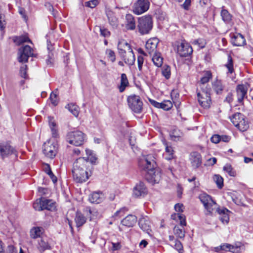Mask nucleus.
<instances>
[{
	"label": "nucleus",
	"instance_id": "nucleus-1",
	"mask_svg": "<svg viewBox=\"0 0 253 253\" xmlns=\"http://www.w3.org/2000/svg\"><path fill=\"white\" fill-rule=\"evenodd\" d=\"M87 159L84 157L77 159L73 165L72 172L74 180L78 183L86 181L91 175L92 164L95 163L97 158L92 150L86 149Z\"/></svg>",
	"mask_w": 253,
	"mask_h": 253
},
{
	"label": "nucleus",
	"instance_id": "nucleus-2",
	"mask_svg": "<svg viewBox=\"0 0 253 253\" xmlns=\"http://www.w3.org/2000/svg\"><path fill=\"white\" fill-rule=\"evenodd\" d=\"M145 162V169L147 171L146 179L152 184L159 183L161 179V172L158 168L154 156L151 154L146 156Z\"/></svg>",
	"mask_w": 253,
	"mask_h": 253
},
{
	"label": "nucleus",
	"instance_id": "nucleus-3",
	"mask_svg": "<svg viewBox=\"0 0 253 253\" xmlns=\"http://www.w3.org/2000/svg\"><path fill=\"white\" fill-rule=\"evenodd\" d=\"M119 53L124 58L125 63L132 65L135 61V56L130 45L124 40L120 41L118 44Z\"/></svg>",
	"mask_w": 253,
	"mask_h": 253
},
{
	"label": "nucleus",
	"instance_id": "nucleus-4",
	"mask_svg": "<svg viewBox=\"0 0 253 253\" xmlns=\"http://www.w3.org/2000/svg\"><path fill=\"white\" fill-rule=\"evenodd\" d=\"M66 139L69 143L76 146H80L84 143L85 135L79 130L70 131L67 133Z\"/></svg>",
	"mask_w": 253,
	"mask_h": 253
},
{
	"label": "nucleus",
	"instance_id": "nucleus-5",
	"mask_svg": "<svg viewBox=\"0 0 253 253\" xmlns=\"http://www.w3.org/2000/svg\"><path fill=\"white\" fill-rule=\"evenodd\" d=\"M230 120L233 124L241 131H245L249 128V124L244 115L240 113L234 114Z\"/></svg>",
	"mask_w": 253,
	"mask_h": 253
},
{
	"label": "nucleus",
	"instance_id": "nucleus-6",
	"mask_svg": "<svg viewBox=\"0 0 253 253\" xmlns=\"http://www.w3.org/2000/svg\"><path fill=\"white\" fill-rule=\"evenodd\" d=\"M210 87H206L205 89H201L197 92V97L200 105L204 108H209L211 104Z\"/></svg>",
	"mask_w": 253,
	"mask_h": 253
},
{
	"label": "nucleus",
	"instance_id": "nucleus-7",
	"mask_svg": "<svg viewBox=\"0 0 253 253\" xmlns=\"http://www.w3.org/2000/svg\"><path fill=\"white\" fill-rule=\"evenodd\" d=\"M58 145L54 140H49L45 142L43 145V152L44 155L50 159H53L57 152Z\"/></svg>",
	"mask_w": 253,
	"mask_h": 253
},
{
	"label": "nucleus",
	"instance_id": "nucleus-8",
	"mask_svg": "<svg viewBox=\"0 0 253 253\" xmlns=\"http://www.w3.org/2000/svg\"><path fill=\"white\" fill-rule=\"evenodd\" d=\"M127 101L129 107L136 113L141 112L142 108V102L141 97L135 94H132L127 97Z\"/></svg>",
	"mask_w": 253,
	"mask_h": 253
},
{
	"label": "nucleus",
	"instance_id": "nucleus-9",
	"mask_svg": "<svg viewBox=\"0 0 253 253\" xmlns=\"http://www.w3.org/2000/svg\"><path fill=\"white\" fill-rule=\"evenodd\" d=\"M199 198L205 209L207 210V211L210 213H212L216 209L217 205L216 203L209 195L203 193L200 195Z\"/></svg>",
	"mask_w": 253,
	"mask_h": 253
},
{
	"label": "nucleus",
	"instance_id": "nucleus-10",
	"mask_svg": "<svg viewBox=\"0 0 253 253\" xmlns=\"http://www.w3.org/2000/svg\"><path fill=\"white\" fill-rule=\"evenodd\" d=\"M33 51L32 48L29 45L20 48L18 50V61L20 63L26 62L29 57L35 56Z\"/></svg>",
	"mask_w": 253,
	"mask_h": 253
},
{
	"label": "nucleus",
	"instance_id": "nucleus-11",
	"mask_svg": "<svg viewBox=\"0 0 253 253\" xmlns=\"http://www.w3.org/2000/svg\"><path fill=\"white\" fill-rule=\"evenodd\" d=\"M176 51L181 57H186L192 54L193 49L191 46L185 42H177Z\"/></svg>",
	"mask_w": 253,
	"mask_h": 253
},
{
	"label": "nucleus",
	"instance_id": "nucleus-12",
	"mask_svg": "<svg viewBox=\"0 0 253 253\" xmlns=\"http://www.w3.org/2000/svg\"><path fill=\"white\" fill-rule=\"evenodd\" d=\"M249 87L248 84H241L237 86L236 91L238 103L243 104L244 99L247 98Z\"/></svg>",
	"mask_w": 253,
	"mask_h": 253
},
{
	"label": "nucleus",
	"instance_id": "nucleus-13",
	"mask_svg": "<svg viewBox=\"0 0 253 253\" xmlns=\"http://www.w3.org/2000/svg\"><path fill=\"white\" fill-rule=\"evenodd\" d=\"M158 43L159 40L156 38L149 39L145 44L146 53L143 51V55H147V53L151 55L156 52Z\"/></svg>",
	"mask_w": 253,
	"mask_h": 253
},
{
	"label": "nucleus",
	"instance_id": "nucleus-14",
	"mask_svg": "<svg viewBox=\"0 0 253 253\" xmlns=\"http://www.w3.org/2000/svg\"><path fill=\"white\" fill-rule=\"evenodd\" d=\"M0 154L2 158L11 154H14L16 156V150L9 144L0 145Z\"/></svg>",
	"mask_w": 253,
	"mask_h": 253
},
{
	"label": "nucleus",
	"instance_id": "nucleus-15",
	"mask_svg": "<svg viewBox=\"0 0 253 253\" xmlns=\"http://www.w3.org/2000/svg\"><path fill=\"white\" fill-rule=\"evenodd\" d=\"M37 248L39 251L42 253L46 250L51 249V247L49 243V240L46 237H42L38 240Z\"/></svg>",
	"mask_w": 253,
	"mask_h": 253
},
{
	"label": "nucleus",
	"instance_id": "nucleus-16",
	"mask_svg": "<svg viewBox=\"0 0 253 253\" xmlns=\"http://www.w3.org/2000/svg\"><path fill=\"white\" fill-rule=\"evenodd\" d=\"M190 160L194 169H197L201 165L202 159L201 155L196 152H192L190 155Z\"/></svg>",
	"mask_w": 253,
	"mask_h": 253
},
{
	"label": "nucleus",
	"instance_id": "nucleus-17",
	"mask_svg": "<svg viewBox=\"0 0 253 253\" xmlns=\"http://www.w3.org/2000/svg\"><path fill=\"white\" fill-rule=\"evenodd\" d=\"M231 43L234 46H243L246 43V40L244 37L239 33H236L231 37Z\"/></svg>",
	"mask_w": 253,
	"mask_h": 253
},
{
	"label": "nucleus",
	"instance_id": "nucleus-18",
	"mask_svg": "<svg viewBox=\"0 0 253 253\" xmlns=\"http://www.w3.org/2000/svg\"><path fill=\"white\" fill-rule=\"evenodd\" d=\"M212 75L211 72L206 71L204 73V76L198 82V85L201 89H205L206 87H210L207 84L209 80L211 78Z\"/></svg>",
	"mask_w": 253,
	"mask_h": 253
},
{
	"label": "nucleus",
	"instance_id": "nucleus-19",
	"mask_svg": "<svg viewBox=\"0 0 253 253\" xmlns=\"http://www.w3.org/2000/svg\"><path fill=\"white\" fill-rule=\"evenodd\" d=\"M151 104L158 108H162L165 110H169L172 107V104L170 100H164L161 103L157 102L155 100H150Z\"/></svg>",
	"mask_w": 253,
	"mask_h": 253
},
{
	"label": "nucleus",
	"instance_id": "nucleus-20",
	"mask_svg": "<svg viewBox=\"0 0 253 253\" xmlns=\"http://www.w3.org/2000/svg\"><path fill=\"white\" fill-rule=\"evenodd\" d=\"M220 215L219 219L222 223L227 224L229 221V213L230 211L226 208L215 209Z\"/></svg>",
	"mask_w": 253,
	"mask_h": 253
},
{
	"label": "nucleus",
	"instance_id": "nucleus-21",
	"mask_svg": "<svg viewBox=\"0 0 253 253\" xmlns=\"http://www.w3.org/2000/svg\"><path fill=\"white\" fill-rule=\"evenodd\" d=\"M104 199V196L102 192H94L91 193L88 198L89 202L93 204H99Z\"/></svg>",
	"mask_w": 253,
	"mask_h": 253
},
{
	"label": "nucleus",
	"instance_id": "nucleus-22",
	"mask_svg": "<svg viewBox=\"0 0 253 253\" xmlns=\"http://www.w3.org/2000/svg\"><path fill=\"white\" fill-rule=\"evenodd\" d=\"M152 27V16L150 15L145 16L143 17V34L148 33L151 30Z\"/></svg>",
	"mask_w": 253,
	"mask_h": 253
},
{
	"label": "nucleus",
	"instance_id": "nucleus-23",
	"mask_svg": "<svg viewBox=\"0 0 253 253\" xmlns=\"http://www.w3.org/2000/svg\"><path fill=\"white\" fill-rule=\"evenodd\" d=\"M108 22L113 28H117L118 26V19L116 17L115 13L110 10H107L106 12Z\"/></svg>",
	"mask_w": 253,
	"mask_h": 253
},
{
	"label": "nucleus",
	"instance_id": "nucleus-24",
	"mask_svg": "<svg viewBox=\"0 0 253 253\" xmlns=\"http://www.w3.org/2000/svg\"><path fill=\"white\" fill-rule=\"evenodd\" d=\"M136 217L135 215L130 214L124 218L122 220L121 223L124 226L131 227L134 225V224L136 222Z\"/></svg>",
	"mask_w": 253,
	"mask_h": 253
},
{
	"label": "nucleus",
	"instance_id": "nucleus-25",
	"mask_svg": "<svg viewBox=\"0 0 253 253\" xmlns=\"http://www.w3.org/2000/svg\"><path fill=\"white\" fill-rule=\"evenodd\" d=\"M48 119L49 126L51 131L52 136L54 138H56L58 135V133L55 120H54V118L51 117H48Z\"/></svg>",
	"mask_w": 253,
	"mask_h": 253
},
{
	"label": "nucleus",
	"instance_id": "nucleus-26",
	"mask_svg": "<svg viewBox=\"0 0 253 253\" xmlns=\"http://www.w3.org/2000/svg\"><path fill=\"white\" fill-rule=\"evenodd\" d=\"M86 221V217L80 211H77L75 217V221L77 227L82 226Z\"/></svg>",
	"mask_w": 253,
	"mask_h": 253
},
{
	"label": "nucleus",
	"instance_id": "nucleus-27",
	"mask_svg": "<svg viewBox=\"0 0 253 253\" xmlns=\"http://www.w3.org/2000/svg\"><path fill=\"white\" fill-rule=\"evenodd\" d=\"M43 229L42 227H34L30 230V236L33 239H36L38 237L40 238L42 234Z\"/></svg>",
	"mask_w": 253,
	"mask_h": 253
},
{
	"label": "nucleus",
	"instance_id": "nucleus-28",
	"mask_svg": "<svg viewBox=\"0 0 253 253\" xmlns=\"http://www.w3.org/2000/svg\"><path fill=\"white\" fill-rule=\"evenodd\" d=\"M42 207L43 210H47L49 211H52L55 209V203L51 200L45 199L43 198L42 200Z\"/></svg>",
	"mask_w": 253,
	"mask_h": 253
},
{
	"label": "nucleus",
	"instance_id": "nucleus-29",
	"mask_svg": "<svg viewBox=\"0 0 253 253\" xmlns=\"http://www.w3.org/2000/svg\"><path fill=\"white\" fill-rule=\"evenodd\" d=\"M126 27L127 30H133L135 27L133 17L131 14H126Z\"/></svg>",
	"mask_w": 253,
	"mask_h": 253
},
{
	"label": "nucleus",
	"instance_id": "nucleus-30",
	"mask_svg": "<svg viewBox=\"0 0 253 253\" xmlns=\"http://www.w3.org/2000/svg\"><path fill=\"white\" fill-rule=\"evenodd\" d=\"M154 55L152 58V60L154 64L157 67H161L163 64V58L161 56L160 53L154 52Z\"/></svg>",
	"mask_w": 253,
	"mask_h": 253
},
{
	"label": "nucleus",
	"instance_id": "nucleus-31",
	"mask_svg": "<svg viewBox=\"0 0 253 253\" xmlns=\"http://www.w3.org/2000/svg\"><path fill=\"white\" fill-rule=\"evenodd\" d=\"M163 144L165 146L166 153L168 154L166 159L168 160H171L174 157V151L172 147L169 145L165 141H163Z\"/></svg>",
	"mask_w": 253,
	"mask_h": 253
},
{
	"label": "nucleus",
	"instance_id": "nucleus-32",
	"mask_svg": "<svg viewBox=\"0 0 253 253\" xmlns=\"http://www.w3.org/2000/svg\"><path fill=\"white\" fill-rule=\"evenodd\" d=\"M133 12L137 15L142 13V0H138L133 6Z\"/></svg>",
	"mask_w": 253,
	"mask_h": 253
},
{
	"label": "nucleus",
	"instance_id": "nucleus-33",
	"mask_svg": "<svg viewBox=\"0 0 253 253\" xmlns=\"http://www.w3.org/2000/svg\"><path fill=\"white\" fill-rule=\"evenodd\" d=\"M128 85V82L125 74L121 75V84L119 86V90L121 92H123L126 87Z\"/></svg>",
	"mask_w": 253,
	"mask_h": 253
},
{
	"label": "nucleus",
	"instance_id": "nucleus-34",
	"mask_svg": "<svg viewBox=\"0 0 253 253\" xmlns=\"http://www.w3.org/2000/svg\"><path fill=\"white\" fill-rule=\"evenodd\" d=\"M212 88L217 94H219L222 92L224 87L220 80H216L212 83Z\"/></svg>",
	"mask_w": 253,
	"mask_h": 253
},
{
	"label": "nucleus",
	"instance_id": "nucleus-35",
	"mask_svg": "<svg viewBox=\"0 0 253 253\" xmlns=\"http://www.w3.org/2000/svg\"><path fill=\"white\" fill-rule=\"evenodd\" d=\"M182 136V132L176 129H173L170 133L171 139L175 141L179 140Z\"/></svg>",
	"mask_w": 253,
	"mask_h": 253
},
{
	"label": "nucleus",
	"instance_id": "nucleus-36",
	"mask_svg": "<svg viewBox=\"0 0 253 253\" xmlns=\"http://www.w3.org/2000/svg\"><path fill=\"white\" fill-rule=\"evenodd\" d=\"M86 209L89 213V214H87V216H89L90 220L97 219L100 217V214L97 210L95 209H90V208H86Z\"/></svg>",
	"mask_w": 253,
	"mask_h": 253
},
{
	"label": "nucleus",
	"instance_id": "nucleus-37",
	"mask_svg": "<svg viewBox=\"0 0 253 253\" xmlns=\"http://www.w3.org/2000/svg\"><path fill=\"white\" fill-rule=\"evenodd\" d=\"M67 108L69 111L76 117H77L79 114V107L73 103L69 104L67 105Z\"/></svg>",
	"mask_w": 253,
	"mask_h": 253
},
{
	"label": "nucleus",
	"instance_id": "nucleus-38",
	"mask_svg": "<svg viewBox=\"0 0 253 253\" xmlns=\"http://www.w3.org/2000/svg\"><path fill=\"white\" fill-rule=\"evenodd\" d=\"M142 184L140 182L139 184H137L133 188V196L135 198L139 197L141 196L142 193Z\"/></svg>",
	"mask_w": 253,
	"mask_h": 253
},
{
	"label": "nucleus",
	"instance_id": "nucleus-39",
	"mask_svg": "<svg viewBox=\"0 0 253 253\" xmlns=\"http://www.w3.org/2000/svg\"><path fill=\"white\" fill-rule=\"evenodd\" d=\"M14 42L18 44H21L25 42H31V40L26 36H21L15 37Z\"/></svg>",
	"mask_w": 253,
	"mask_h": 253
},
{
	"label": "nucleus",
	"instance_id": "nucleus-40",
	"mask_svg": "<svg viewBox=\"0 0 253 253\" xmlns=\"http://www.w3.org/2000/svg\"><path fill=\"white\" fill-rule=\"evenodd\" d=\"M232 246V253H239L245 250L244 245L241 242H236Z\"/></svg>",
	"mask_w": 253,
	"mask_h": 253
},
{
	"label": "nucleus",
	"instance_id": "nucleus-41",
	"mask_svg": "<svg viewBox=\"0 0 253 253\" xmlns=\"http://www.w3.org/2000/svg\"><path fill=\"white\" fill-rule=\"evenodd\" d=\"M213 180L219 188H221L223 187V179L220 175L215 174L213 176Z\"/></svg>",
	"mask_w": 253,
	"mask_h": 253
},
{
	"label": "nucleus",
	"instance_id": "nucleus-42",
	"mask_svg": "<svg viewBox=\"0 0 253 253\" xmlns=\"http://www.w3.org/2000/svg\"><path fill=\"white\" fill-rule=\"evenodd\" d=\"M42 200L43 198L37 199L36 202L33 204V208L36 211H40L43 210V207H42Z\"/></svg>",
	"mask_w": 253,
	"mask_h": 253
},
{
	"label": "nucleus",
	"instance_id": "nucleus-43",
	"mask_svg": "<svg viewBox=\"0 0 253 253\" xmlns=\"http://www.w3.org/2000/svg\"><path fill=\"white\" fill-rule=\"evenodd\" d=\"M143 220H144V225L145 226L143 225V229L146 231V233L150 237H151L152 235L151 234V230H150V228L151 226V223L150 221L149 220V219L147 217L146 218L143 217Z\"/></svg>",
	"mask_w": 253,
	"mask_h": 253
},
{
	"label": "nucleus",
	"instance_id": "nucleus-44",
	"mask_svg": "<svg viewBox=\"0 0 253 253\" xmlns=\"http://www.w3.org/2000/svg\"><path fill=\"white\" fill-rule=\"evenodd\" d=\"M223 170L227 172L231 176H235L236 175V171L233 169L232 166L230 164H226L224 166Z\"/></svg>",
	"mask_w": 253,
	"mask_h": 253
},
{
	"label": "nucleus",
	"instance_id": "nucleus-45",
	"mask_svg": "<svg viewBox=\"0 0 253 253\" xmlns=\"http://www.w3.org/2000/svg\"><path fill=\"white\" fill-rule=\"evenodd\" d=\"M192 44L197 45L200 48H204L206 44L205 40L203 39L195 40L192 42Z\"/></svg>",
	"mask_w": 253,
	"mask_h": 253
},
{
	"label": "nucleus",
	"instance_id": "nucleus-46",
	"mask_svg": "<svg viewBox=\"0 0 253 253\" xmlns=\"http://www.w3.org/2000/svg\"><path fill=\"white\" fill-rule=\"evenodd\" d=\"M221 16L223 20L226 22H229L231 19V15L228 11L225 9H223L221 12Z\"/></svg>",
	"mask_w": 253,
	"mask_h": 253
},
{
	"label": "nucleus",
	"instance_id": "nucleus-47",
	"mask_svg": "<svg viewBox=\"0 0 253 253\" xmlns=\"http://www.w3.org/2000/svg\"><path fill=\"white\" fill-rule=\"evenodd\" d=\"M226 67L228 69V73L231 74L234 72L233 62L230 55L228 56V62L226 64Z\"/></svg>",
	"mask_w": 253,
	"mask_h": 253
},
{
	"label": "nucleus",
	"instance_id": "nucleus-48",
	"mask_svg": "<svg viewBox=\"0 0 253 253\" xmlns=\"http://www.w3.org/2000/svg\"><path fill=\"white\" fill-rule=\"evenodd\" d=\"M162 74L166 79H168L170 76V68L168 66H164L162 69Z\"/></svg>",
	"mask_w": 253,
	"mask_h": 253
},
{
	"label": "nucleus",
	"instance_id": "nucleus-49",
	"mask_svg": "<svg viewBox=\"0 0 253 253\" xmlns=\"http://www.w3.org/2000/svg\"><path fill=\"white\" fill-rule=\"evenodd\" d=\"M96 28L99 29L100 35L104 37H108L110 35V32L104 27H96Z\"/></svg>",
	"mask_w": 253,
	"mask_h": 253
},
{
	"label": "nucleus",
	"instance_id": "nucleus-50",
	"mask_svg": "<svg viewBox=\"0 0 253 253\" xmlns=\"http://www.w3.org/2000/svg\"><path fill=\"white\" fill-rule=\"evenodd\" d=\"M174 232L175 235L177 236V237L182 239L185 236L184 232L182 229H180L177 227H175L174 228Z\"/></svg>",
	"mask_w": 253,
	"mask_h": 253
},
{
	"label": "nucleus",
	"instance_id": "nucleus-51",
	"mask_svg": "<svg viewBox=\"0 0 253 253\" xmlns=\"http://www.w3.org/2000/svg\"><path fill=\"white\" fill-rule=\"evenodd\" d=\"M220 249L223 251L231 252L232 253L233 246L232 245L225 243L220 246Z\"/></svg>",
	"mask_w": 253,
	"mask_h": 253
},
{
	"label": "nucleus",
	"instance_id": "nucleus-52",
	"mask_svg": "<svg viewBox=\"0 0 253 253\" xmlns=\"http://www.w3.org/2000/svg\"><path fill=\"white\" fill-rule=\"evenodd\" d=\"M106 53L107 55V57L109 58V60L113 62L116 60V57L114 52L111 49H107L106 51Z\"/></svg>",
	"mask_w": 253,
	"mask_h": 253
},
{
	"label": "nucleus",
	"instance_id": "nucleus-53",
	"mask_svg": "<svg viewBox=\"0 0 253 253\" xmlns=\"http://www.w3.org/2000/svg\"><path fill=\"white\" fill-rule=\"evenodd\" d=\"M97 0H91L85 2V6L90 8H94L98 4Z\"/></svg>",
	"mask_w": 253,
	"mask_h": 253
},
{
	"label": "nucleus",
	"instance_id": "nucleus-54",
	"mask_svg": "<svg viewBox=\"0 0 253 253\" xmlns=\"http://www.w3.org/2000/svg\"><path fill=\"white\" fill-rule=\"evenodd\" d=\"M50 99L51 100V102L52 104L56 106L58 104V101L57 99V95L54 92H52L50 96Z\"/></svg>",
	"mask_w": 253,
	"mask_h": 253
},
{
	"label": "nucleus",
	"instance_id": "nucleus-55",
	"mask_svg": "<svg viewBox=\"0 0 253 253\" xmlns=\"http://www.w3.org/2000/svg\"><path fill=\"white\" fill-rule=\"evenodd\" d=\"M174 248L177 250L179 253L182 251L183 246L181 243L177 240L174 241V244L173 245Z\"/></svg>",
	"mask_w": 253,
	"mask_h": 253
},
{
	"label": "nucleus",
	"instance_id": "nucleus-56",
	"mask_svg": "<svg viewBox=\"0 0 253 253\" xmlns=\"http://www.w3.org/2000/svg\"><path fill=\"white\" fill-rule=\"evenodd\" d=\"M26 70H27V66L23 65L21 67L20 69V74L21 77L23 78H26L27 77L26 74Z\"/></svg>",
	"mask_w": 253,
	"mask_h": 253
},
{
	"label": "nucleus",
	"instance_id": "nucleus-57",
	"mask_svg": "<svg viewBox=\"0 0 253 253\" xmlns=\"http://www.w3.org/2000/svg\"><path fill=\"white\" fill-rule=\"evenodd\" d=\"M112 245V250L113 251L119 250L122 248V245L120 242H111Z\"/></svg>",
	"mask_w": 253,
	"mask_h": 253
},
{
	"label": "nucleus",
	"instance_id": "nucleus-58",
	"mask_svg": "<svg viewBox=\"0 0 253 253\" xmlns=\"http://www.w3.org/2000/svg\"><path fill=\"white\" fill-rule=\"evenodd\" d=\"M211 140L212 143H218L220 141H221L220 135H214L211 137Z\"/></svg>",
	"mask_w": 253,
	"mask_h": 253
},
{
	"label": "nucleus",
	"instance_id": "nucleus-59",
	"mask_svg": "<svg viewBox=\"0 0 253 253\" xmlns=\"http://www.w3.org/2000/svg\"><path fill=\"white\" fill-rule=\"evenodd\" d=\"M131 138L129 139V143H130V145L131 146V148L133 150V152L137 155L138 154V152H139L140 154H141V152H140V149H138L137 147L134 144H132L131 143Z\"/></svg>",
	"mask_w": 253,
	"mask_h": 253
},
{
	"label": "nucleus",
	"instance_id": "nucleus-60",
	"mask_svg": "<svg viewBox=\"0 0 253 253\" xmlns=\"http://www.w3.org/2000/svg\"><path fill=\"white\" fill-rule=\"evenodd\" d=\"M178 219L180 221V223L182 226L186 225V221H185V216L180 213L179 215H178Z\"/></svg>",
	"mask_w": 253,
	"mask_h": 253
},
{
	"label": "nucleus",
	"instance_id": "nucleus-61",
	"mask_svg": "<svg viewBox=\"0 0 253 253\" xmlns=\"http://www.w3.org/2000/svg\"><path fill=\"white\" fill-rule=\"evenodd\" d=\"M150 2L149 0H143V12L149 8Z\"/></svg>",
	"mask_w": 253,
	"mask_h": 253
},
{
	"label": "nucleus",
	"instance_id": "nucleus-62",
	"mask_svg": "<svg viewBox=\"0 0 253 253\" xmlns=\"http://www.w3.org/2000/svg\"><path fill=\"white\" fill-rule=\"evenodd\" d=\"M175 210L177 212H182L183 205L181 204H177L174 206Z\"/></svg>",
	"mask_w": 253,
	"mask_h": 253
},
{
	"label": "nucleus",
	"instance_id": "nucleus-63",
	"mask_svg": "<svg viewBox=\"0 0 253 253\" xmlns=\"http://www.w3.org/2000/svg\"><path fill=\"white\" fill-rule=\"evenodd\" d=\"M48 175L50 176V178L52 179L53 182L54 183H56L57 181L56 177L53 174L51 170L48 169Z\"/></svg>",
	"mask_w": 253,
	"mask_h": 253
},
{
	"label": "nucleus",
	"instance_id": "nucleus-64",
	"mask_svg": "<svg viewBox=\"0 0 253 253\" xmlns=\"http://www.w3.org/2000/svg\"><path fill=\"white\" fill-rule=\"evenodd\" d=\"M127 211V209L126 208H123L121 209L119 211H118L116 212V213H115V216H118L120 214H121V215H122Z\"/></svg>",
	"mask_w": 253,
	"mask_h": 253
}]
</instances>
